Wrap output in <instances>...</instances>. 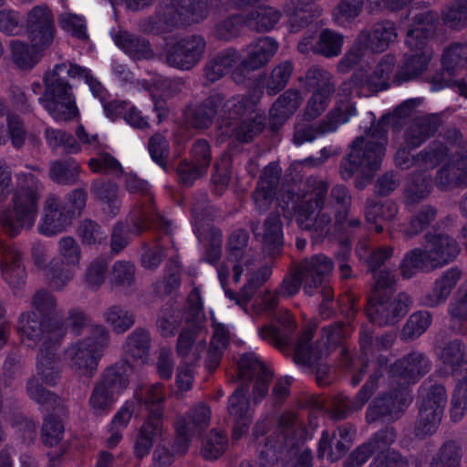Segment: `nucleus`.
I'll return each instance as SVG.
<instances>
[{
  "instance_id": "obj_1",
  "label": "nucleus",
  "mask_w": 467,
  "mask_h": 467,
  "mask_svg": "<svg viewBox=\"0 0 467 467\" xmlns=\"http://www.w3.org/2000/svg\"><path fill=\"white\" fill-rule=\"evenodd\" d=\"M394 66V57L386 55L370 74L364 68L358 70L351 81L342 84L336 107L320 123L306 127L296 126L294 135L295 144L300 146L305 142L313 141L318 136L335 132L342 124L347 123L352 116L356 115V107L349 97L359 95V88H367L370 91L385 89L393 73Z\"/></svg>"
},
{
  "instance_id": "obj_2",
  "label": "nucleus",
  "mask_w": 467,
  "mask_h": 467,
  "mask_svg": "<svg viewBox=\"0 0 467 467\" xmlns=\"http://www.w3.org/2000/svg\"><path fill=\"white\" fill-rule=\"evenodd\" d=\"M247 241L244 231L234 232L229 238L227 259L217 269L225 296L244 310L253 295L272 274L269 266L256 264L252 252L245 249Z\"/></svg>"
},
{
  "instance_id": "obj_3",
  "label": "nucleus",
  "mask_w": 467,
  "mask_h": 467,
  "mask_svg": "<svg viewBox=\"0 0 467 467\" xmlns=\"http://www.w3.org/2000/svg\"><path fill=\"white\" fill-rule=\"evenodd\" d=\"M259 96L253 98L234 97L223 103V97L219 94L210 97L206 102L193 114L192 124L202 129L212 123L217 116V126L222 135L235 137L242 141H248L262 131L265 125V118L259 115L255 109V104Z\"/></svg>"
},
{
  "instance_id": "obj_4",
  "label": "nucleus",
  "mask_w": 467,
  "mask_h": 467,
  "mask_svg": "<svg viewBox=\"0 0 467 467\" xmlns=\"http://www.w3.org/2000/svg\"><path fill=\"white\" fill-rule=\"evenodd\" d=\"M44 189L38 177L32 172L16 174L13 206L0 212V226L5 234L16 237L23 229L34 225Z\"/></svg>"
},
{
  "instance_id": "obj_5",
  "label": "nucleus",
  "mask_w": 467,
  "mask_h": 467,
  "mask_svg": "<svg viewBox=\"0 0 467 467\" xmlns=\"http://www.w3.org/2000/svg\"><path fill=\"white\" fill-rule=\"evenodd\" d=\"M327 191V183L322 180L311 179L307 182L302 195L288 194V202L283 198L282 210L285 217L294 213L302 229L311 231L315 238L327 235L331 229L329 208L323 206Z\"/></svg>"
},
{
  "instance_id": "obj_6",
  "label": "nucleus",
  "mask_w": 467,
  "mask_h": 467,
  "mask_svg": "<svg viewBox=\"0 0 467 467\" xmlns=\"http://www.w3.org/2000/svg\"><path fill=\"white\" fill-rule=\"evenodd\" d=\"M333 269L332 262L325 255H316L306 260L298 271L284 279L279 289L266 290L252 304L254 314L271 317L281 297H290L298 293L305 283V292L311 294L312 289L320 285Z\"/></svg>"
},
{
  "instance_id": "obj_7",
  "label": "nucleus",
  "mask_w": 467,
  "mask_h": 467,
  "mask_svg": "<svg viewBox=\"0 0 467 467\" xmlns=\"http://www.w3.org/2000/svg\"><path fill=\"white\" fill-rule=\"evenodd\" d=\"M388 118L374 124L364 137L352 144L348 158L342 164L341 174L347 179L355 173L369 180L379 169L387 145Z\"/></svg>"
},
{
  "instance_id": "obj_8",
  "label": "nucleus",
  "mask_w": 467,
  "mask_h": 467,
  "mask_svg": "<svg viewBox=\"0 0 467 467\" xmlns=\"http://www.w3.org/2000/svg\"><path fill=\"white\" fill-rule=\"evenodd\" d=\"M67 78H77L69 74L66 63L57 64L51 71L43 76L44 94L38 102L57 121H69L79 117V112Z\"/></svg>"
},
{
  "instance_id": "obj_9",
  "label": "nucleus",
  "mask_w": 467,
  "mask_h": 467,
  "mask_svg": "<svg viewBox=\"0 0 467 467\" xmlns=\"http://www.w3.org/2000/svg\"><path fill=\"white\" fill-rule=\"evenodd\" d=\"M278 49V44L269 36L260 37L247 46L245 57L241 61L235 49H226L218 54L206 67L205 76L211 81H216L232 70L241 67L257 69L267 64Z\"/></svg>"
},
{
  "instance_id": "obj_10",
  "label": "nucleus",
  "mask_w": 467,
  "mask_h": 467,
  "mask_svg": "<svg viewBox=\"0 0 467 467\" xmlns=\"http://www.w3.org/2000/svg\"><path fill=\"white\" fill-rule=\"evenodd\" d=\"M109 341V331L103 325L91 326L88 335L67 347L65 358L75 373L91 378L97 372L99 362Z\"/></svg>"
},
{
  "instance_id": "obj_11",
  "label": "nucleus",
  "mask_w": 467,
  "mask_h": 467,
  "mask_svg": "<svg viewBox=\"0 0 467 467\" xmlns=\"http://www.w3.org/2000/svg\"><path fill=\"white\" fill-rule=\"evenodd\" d=\"M460 254L457 242L448 235L427 236L425 250L413 249L408 252L400 265L405 278L429 268L441 267L454 260Z\"/></svg>"
},
{
  "instance_id": "obj_12",
  "label": "nucleus",
  "mask_w": 467,
  "mask_h": 467,
  "mask_svg": "<svg viewBox=\"0 0 467 467\" xmlns=\"http://www.w3.org/2000/svg\"><path fill=\"white\" fill-rule=\"evenodd\" d=\"M375 287L367 308L368 318L379 326L391 325L404 317L409 310L410 298L406 294L397 296L393 300L385 299L387 289L395 283V276L388 271L374 273Z\"/></svg>"
},
{
  "instance_id": "obj_13",
  "label": "nucleus",
  "mask_w": 467,
  "mask_h": 467,
  "mask_svg": "<svg viewBox=\"0 0 467 467\" xmlns=\"http://www.w3.org/2000/svg\"><path fill=\"white\" fill-rule=\"evenodd\" d=\"M277 321L279 327L274 326L263 327L259 332L261 337L274 342L280 348H292L294 358L297 364L312 366L316 362L317 356L308 345L312 337L311 332H304L298 341L294 344L292 342V334L296 326L290 313L286 310L280 311Z\"/></svg>"
},
{
  "instance_id": "obj_14",
  "label": "nucleus",
  "mask_w": 467,
  "mask_h": 467,
  "mask_svg": "<svg viewBox=\"0 0 467 467\" xmlns=\"http://www.w3.org/2000/svg\"><path fill=\"white\" fill-rule=\"evenodd\" d=\"M187 326L180 333L178 354L189 361L198 360L205 349L206 330L202 325V302L200 292L192 290L188 296Z\"/></svg>"
},
{
  "instance_id": "obj_15",
  "label": "nucleus",
  "mask_w": 467,
  "mask_h": 467,
  "mask_svg": "<svg viewBox=\"0 0 467 467\" xmlns=\"http://www.w3.org/2000/svg\"><path fill=\"white\" fill-rule=\"evenodd\" d=\"M432 26L424 23L420 18L417 26L410 29L406 37V45L410 48L405 55L404 62L396 73V80L403 82L420 76L426 68L431 57V51L426 45Z\"/></svg>"
},
{
  "instance_id": "obj_16",
  "label": "nucleus",
  "mask_w": 467,
  "mask_h": 467,
  "mask_svg": "<svg viewBox=\"0 0 467 467\" xmlns=\"http://www.w3.org/2000/svg\"><path fill=\"white\" fill-rule=\"evenodd\" d=\"M129 376L123 365H112L102 373L95 384L88 400L95 415H103L111 410L116 399L129 386Z\"/></svg>"
},
{
  "instance_id": "obj_17",
  "label": "nucleus",
  "mask_w": 467,
  "mask_h": 467,
  "mask_svg": "<svg viewBox=\"0 0 467 467\" xmlns=\"http://www.w3.org/2000/svg\"><path fill=\"white\" fill-rule=\"evenodd\" d=\"M305 440H265L260 445L259 461L261 467H272L281 462L293 467H311L312 453L306 447Z\"/></svg>"
},
{
  "instance_id": "obj_18",
  "label": "nucleus",
  "mask_w": 467,
  "mask_h": 467,
  "mask_svg": "<svg viewBox=\"0 0 467 467\" xmlns=\"http://www.w3.org/2000/svg\"><path fill=\"white\" fill-rule=\"evenodd\" d=\"M420 397L417 434L431 436L437 430L447 403L446 390L442 385L428 382L420 388Z\"/></svg>"
},
{
  "instance_id": "obj_19",
  "label": "nucleus",
  "mask_w": 467,
  "mask_h": 467,
  "mask_svg": "<svg viewBox=\"0 0 467 467\" xmlns=\"http://www.w3.org/2000/svg\"><path fill=\"white\" fill-rule=\"evenodd\" d=\"M396 30L391 22H383L374 26L371 33H362L354 47L346 54L338 64L340 71H347L358 64L364 56V48L379 52L387 48L395 38Z\"/></svg>"
},
{
  "instance_id": "obj_20",
  "label": "nucleus",
  "mask_w": 467,
  "mask_h": 467,
  "mask_svg": "<svg viewBox=\"0 0 467 467\" xmlns=\"http://www.w3.org/2000/svg\"><path fill=\"white\" fill-rule=\"evenodd\" d=\"M306 84L312 91V95L307 100L304 118L312 120L321 116L327 109L334 92V86L330 73L316 67L307 71Z\"/></svg>"
},
{
  "instance_id": "obj_21",
  "label": "nucleus",
  "mask_w": 467,
  "mask_h": 467,
  "mask_svg": "<svg viewBox=\"0 0 467 467\" xmlns=\"http://www.w3.org/2000/svg\"><path fill=\"white\" fill-rule=\"evenodd\" d=\"M48 321L41 317L36 311L24 312L20 315L18 320L17 333L22 341L27 339L32 343L29 348L40 345V348H45L46 343L51 337L57 345L60 344L65 332L62 327H55L53 330L47 329Z\"/></svg>"
},
{
  "instance_id": "obj_22",
  "label": "nucleus",
  "mask_w": 467,
  "mask_h": 467,
  "mask_svg": "<svg viewBox=\"0 0 467 467\" xmlns=\"http://www.w3.org/2000/svg\"><path fill=\"white\" fill-rule=\"evenodd\" d=\"M238 371L241 379H254L253 399L254 404L260 402L268 393V382L272 377L270 370L251 352L240 358Z\"/></svg>"
},
{
  "instance_id": "obj_23",
  "label": "nucleus",
  "mask_w": 467,
  "mask_h": 467,
  "mask_svg": "<svg viewBox=\"0 0 467 467\" xmlns=\"http://www.w3.org/2000/svg\"><path fill=\"white\" fill-rule=\"evenodd\" d=\"M54 24L50 10L44 5H36L27 14L26 32L31 43L47 47L54 39Z\"/></svg>"
},
{
  "instance_id": "obj_24",
  "label": "nucleus",
  "mask_w": 467,
  "mask_h": 467,
  "mask_svg": "<svg viewBox=\"0 0 467 467\" xmlns=\"http://www.w3.org/2000/svg\"><path fill=\"white\" fill-rule=\"evenodd\" d=\"M205 42L201 36H192L178 42L167 56L168 63L176 68L188 70L201 59Z\"/></svg>"
},
{
  "instance_id": "obj_25",
  "label": "nucleus",
  "mask_w": 467,
  "mask_h": 467,
  "mask_svg": "<svg viewBox=\"0 0 467 467\" xmlns=\"http://www.w3.org/2000/svg\"><path fill=\"white\" fill-rule=\"evenodd\" d=\"M410 401L411 395L406 389L395 390L389 397L378 398L368 408L367 420L373 423L379 419L385 421V418L398 417Z\"/></svg>"
},
{
  "instance_id": "obj_26",
  "label": "nucleus",
  "mask_w": 467,
  "mask_h": 467,
  "mask_svg": "<svg viewBox=\"0 0 467 467\" xmlns=\"http://www.w3.org/2000/svg\"><path fill=\"white\" fill-rule=\"evenodd\" d=\"M430 362L421 353L413 352L402 360L396 362L390 368L391 377L397 380L402 389L404 385L416 382L423 374L428 372Z\"/></svg>"
},
{
  "instance_id": "obj_27",
  "label": "nucleus",
  "mask_w": 467,
  "mask_h": 467,
  "mask_svg": "<svg viewBox=\"0 0 467 467\" xmlns=\"http://www.w3.org/2000/svg\"><path fill=\"white\" fill-rule=\"evenodd\" d=\"M192 161H183L178 166L177 171L181 180L190 184L207 171L210 164V148L205 140H198L192 150Z\"/></svg>"
},
{
  "instance_id": "obj_28",
  "label": "nucleus",
  "mask_w": 467,
  "mask_h": 467,
  "mask_svg": "<svg viewBox=\"0 0 467 467\" xmlns=\"http://www.w3.org/2000/svg\"><path fill=\"white\" fill-rule=\"evenodd\" d=\"M209 0H171L170 16L174 24L188 25L203 20Z\"/></svg>"
},
{
  "instance_id": "obj_29",
  "label": "nucleus",
  "mask_w": 467,
  "mask_h": 467,
  "mask_svg": "<svg viewBox=\"0 0 467 467\" xmlns=\"http://www.w3.org/2000/svg\"><path fill=\"white\" fill-rule=\"evenodd\" d=\"M447 157V148L442 144H434L431 150L416 158H410L409 150L403 147L400 148L395 156L396 164L401 169H408L412 165L428 170L435 167L439 162Z\"/></svg>"
},
{
  "instance_id": "obj_30",
  "label": "nucleus",
  "mask_w": 467,
  "mask_h": 467,
  "mask_svg": "<svg viewBox=\"0 0 467 467\" xmlns=\"http://www.w3.org/2000/svg\"><path fill=\"white\" fill-rule=\"evenodd\" d=\"M23 254L15 245L3 246L2 274L5 282L12 287H20L26 283V270Z\"/></svg>"
},
{
  "instance_id": "obj_31",
  "label": "nucleus",
  "mask_w": 467,
  "mask_h": 467,
  "mask_svg": "<svg viewBox=\"0 0 467 467\" xmlns=\"http://www.w3.org/2000/svg\"><path fill=\"white\" fill-rule=\"evenodd\" d=\"M343 37L331 30H323L317 39L306 37L298 45V49L302 53L309 50L321 54L326 57H337L341 52Z\"/></svg>"
},
{
  "instance_id": "obj_32",
  "label": "nucleus",
  "mask_w": 467,
  "mask_h": 467,
  "mask_svg": "<svg viewBox=\"0 0 467 467\" xmlns=\"http://www.w3.org/2000/svg\"><path fill=\"white\" fill-rule=\"evenodd\" d=\"M280 174L281 169L277 163L272 162L265 168L254 193V201L258 210H265L272 202Z\"/></svg>"
},
{
  "instance_id": "obj_33",
  "label": "nucleus",
  "mask_w": 467,
  "mask_h": 467,
  "mask_svg": "<svg viewBox=\"0 0 467 467\" xmlns=\"http://www.w3.org/2000/svg\"><path fill=\"white\" fill-rule=\"evenodd\" d=\"M146 408V398L143 389L136 391L132 400H127L124 405L116 412L111 422L109 438H121L120 431L127 427L132 415L138 416Z\"/></svg>"
},
{
  "instance_id": "obj_34",
  "label": "nucleus",
  "mask_w": 467,
  "mask_h": 467,
  "mask_svg": "<svg viewBox=\"0 0 467 467\" xmlns=\"http://www.w3.org/2000/svg\"><path fill=\"white\" fill-rule=\"evenodd\" d=\"M127 365L135 371L142 370L146 364V331L142 327L134 329L124 345Z\"/></svg>"
},
{
  "instance_id": "obj_35",
  "label": "nucleus",
  "mask_w": 467,
  "mask_h": 467,
  "mask_svg": "<svg viewBox=\"0 0 467 467\" xmlns=\"http://www.w3.org/2000/svg\"><path fill=\"white\" fill-rule=\"evenodd\" d=\"M129 223L118 222L112 229L110 235V250L112 254H119L130 243V234H139L145 229V221L139 214H133L130 217Z\"/></svg>"
},
{
  "instance_id": "obj_36",
  "label": "nucleus",
  "mask_w": 467,
  "mask_h": 467,
  "mask_svg": "<svg viewBox=\"0 0 467 467\" xmlns=\"http://www.w3.org/2000/svg\"><path fill=\"white\" fill-rule=\"evenodd\" d=\"M58 346L49 337L45 348H39L37 355V373L41 376L42 380L50 386H55L60 379V371L54 363Z\"/></svg>"
},
{
  "instance_id": "obj_37",
  "label": "nucleus",
  "mask_w": 467,
  "mask_h": 467,
  "mask_svg": "<svg viewBox=\"0 0 467 467\" xmlns=\"http://www.w3.org/2000/svg\"><path fill=\"white\" fill-rule=\"evenodd\" d=\"M461 276L462 275L459 269H448L435 281L431 292L428 294L424 299V304L432 307L444 303Z\"/></svg>"
},
{
  "instance_id": "obj_38",
  "label": "nucleus",
  "mask_w": 467,
  "mask_h": 467,
  "mask_svg": "<svg viewBox=\"0 0 467 467\" xmlns=\"http://www.w3.org/2000/svg\"><path fill=\"white\" fill-rule=\"evenodd\" d=\"M12 59L15 65L22 70L32 69L40 60L41 51L45 48L40 45H28L21 40L10 42Z\"/></svg>"
},
{
  "instance_id": "obj_39",
  "label": "nucleus",
  "mask_w": 467,
  "mask_h": 467,
  "mask_svg": "<svg viewBox=\"0 0 467 467\" xmlns=\"http://www.w3.org/2000/svg\"><path fill=\"white\" fill-rule=\"evenodd\" d=\"M80 165L72 158L55 161L50 163V180L62 186H71L78 182Z\"/></svg>"
},
{
  "instance_id": "obj_40",
  "label": "nucleus",
  "mask_w": 467,
  "mask_h": 467,
  "mask_svg": "<svg viewBox=\"0 0 467 467\" xmlns=\"http://www.w3.org/2000/svg\"><path fill=\"white\" fill-rule=\"evenodd\" d=\"M255 234L262 236L264 249L275 254L283 245V232L279 219L275 216L269 217L261 227L255 230Z\"/></svg>"
},
{
  "instance_id": "obj_41",
  "label": "nucleus",
  "mask_w": 467,
  "mask_h": 467,
  "mask_svg": "<svg viewBox=\"0 0 467 467\" xmlns=\"http://www.w3.org/2000/svg\"><path fill=\"white\" fill-rule=\"evenodd\" d=\"M300 94L297 91L288 90L285 92L273 105L270 110V118L274 126L282 124L299 107Z\"/></svg>"
},
{
  "instance_id": "obj_42",
  "label": "nucleus",
  "mask_w": 467,
  "mask_h": 467,
  "mask_svg": "<svg viewBox=\"0 0 467 467\" xmlns=\"http://www.w3.org/2000/svg\"><path fill=\"white\" fill-rule=\"evenodd\" d=\"M300 94L297 91L288 90L285 92L273 105L270 110V118L274 126L282 124L299 107Z\"/></svg>"
},
{
  "instance_id": "obj_43",
  "label": "nucleus",
  "mask_w": 467,
  "mask_h": 467,
  "mask_svg": "<svg viewBox=\"0 0 467 467\" xmlns=\"http://www.w3.org/2000/svg\"><path fill=\"white\" fill-rule=\"evenodd\" d=\"M213 334L211 340V346L207 352L208 360L207 367L209 369L214 368L220 361L223 351L231 336V331L223 324L216 323L213 320Z\"/></svg>"
},
{
  "instance_id": "obj_44",
  "label": "nucleus",
  "mask_w": 467,
  "mask_h": 467,
  "mask_svg": "<svg viewBox=\"0 0 467 467\" xmlns=\"http://www.w3.org/2000/svg\"><path fill=\"white\" fill-rule=\"evenodd\" d=\"M249 388L240 386L230 397L228 410L230 414L241 424L246 425L249 421L253 408L247 400Z\"/></svg>"
},
{
  "instance_id": "obj_45",
  "label": "nucleus",
  "mask_w": 467,
  "mask_h": 467,
  "mask_svg": "<svg viewBox=\"0 0 467 467\" xmlns=\"http://www.w3.org/2000/svg\"><path fill=\"white\" fill-rule=\"evenodd\" d=\"M91 191L97 199L108 205V213L116 216L119 208L117 184L102 178L97 179L92 182Z\"/></svg>"
},
{
  "instance_id": "obj_46",
  "label": "nucleus",
  "mask_w": 467,
  "mask_h": 467,
  "mask_svg": "<svg viewBox=\"0 0 467 467\" xmlns=\"http://www.w3.org/2000/svg\"><path fill=\"white\" fill-rule=\"evenodd\" d=\"M281 17L278 10L271 6H259L246 17V26L257 31H269Z\"/></svg>"
},
{
  "instance_id": "obj_47",
  "label": "nucleus",
  "mask_w": 467,
  "mask_h": 467,
  "mask_svg": "<svg viewBox=\"0 0 467 467\" xmlns=\"http://www.w3.org/2000/svg\"><path fill=\"white\" fill-rule=\"evenodd\" d=\"M74 219V212H67V206H63L61 211L47 213L43 219V223L39 226L41 234L51 236L62 232Z\"/></svg>"
},
{
  "instance_id": "obj_48",
  "label": "nucleus",
  "mask_w": 467,
  "mask_h": 467,
  "mask_svg": "<svg viewBox=\"0 0 467 467\" xmlns=\"http://www.w3.org/2000/svg\"><path fill=\"white\" fill-rule=\"evenodd\" d=\"M437 129V125L430 118H424L413 122L405 133V144L412 149L420 146Z\"/></svg>"
},
{
  "instance_id": "obj_49",
  "label": "nucleus",
  "mask_w": 467,
  "mask_h": 467,
  "mask_svg": "<svg viewBox=\"0 0 467 467\" xmlns=\"http://www.w3.org/2000/svg\"><path fill=\"white\" fill-rule=\"evenodd\" d=\"M115 44L135 60L146 58V41L127 31L114 36Z\"/></svg>"
},
{
  "instance_id": "obj_50",
  "label": "nucleus",
  "mask_w": 467,
  "mask_h": 467,
  "mask_svg": "<svg viewBox=\"0 0 467 467\" xmlns=\"http://www.w3.org/2000/svg\"><path fill=\"white\" fill-rule=\"evenodd\" d=\"M436 183L446 186L451 183L457 185L467 183V158L458 161L457 163L442 167L436 177Z\"/></svg>"
},
{
  "instance_id": "obj_51",
  "label": "nucleus",
  "mask_w": 467,
  "mask_h": 467,
  "mask_svg": "<svg viewBox=\"0 0 467 467\" xmlns=\"http://www.w3.org/2000/svg\"><path fill=\"white\" fill-rule=\"evenodd\" d=\"M105 321L117 334H123L135 323L133 314L130 313L120 306H112L104 313Z\"/></svg>"
},
{
  "instance_id": "obj_52",
  "label": "nucleus",
  "mask_w": 467,
  "mask_h": 467,
  "mask_svg": "<svg viewBox=\"0 0 467 467\" xmlns=\"http://www.w3.org/2000/svg\"><path fill=\"white\" fill-rule=\"evenodd\" d=\"M26 392L31 400L47 409H54L59 405V397L43 387L36 377L28 379Z\"/></svg>"
},
{
  "instance_id": "obj_53",
  "label": "nucleus",
  "mask_w": 467,
  "mask_h": 467,
  "mask_svg": "<svg viewBox=\"0 0 467 467\" xmlns=\"http://www.w3.org/2000/svg\"><path fill=\"white\" fill-rule=\"evenodd\" d=\"M461 459V448L456 441L448 440L434 457L431 467H459Z\"/></svg>"
},
{
  "instance_id": "obj_54",
  "label": "nucleus",
  "mask_w": 467,
  "mask_h": 467,
  "mask_svg": "<svg viewBox=\"0 0 467 467\" xmlns=\"http://www.w3.org/2000/svg\"><path fill=\"white\" fill-rule=\"evenodd\" d=\"M46 139L54 148L62 146L67 153L74 154L81 150L78 140L69 132L61 130L47 129Z\"/></svg>"
},
{
  "instance_id": "obj_55",
  "label": "nucleus",
  "mask_w": 467,
  "mask_h": 467,
  "mask_svg": "<svg viewBox=\"0 0 467 467\" xmlns=\"http://www.w3.org/2000/svg\"><path fill=\"white\" fill-rule=\"evenodd\" d=\"M211 417V411L208 407L199 405L196 407L191 417L189 422H184L183 425L178 423V430L182 436H194L203 429L208 423Z\"/></svg>"
},
{
  "instance_id": "obj_56",
  "label": "nucleus",
  "mask_w": 467,
  "mask_h": 467,
  "mask_svg": "<svg viewBox=\"0 0 467 467\" xmlns=\"http://www.w3.org/2000/svg\"><path fill=\"white\" fill-rule=\"evenodd\" d=\"M397 213V207L393 202H386L384 203L368 205L366 209L367 220L376 223V230L380 232L384 228L382 222H388L392 219Z\"/></svg>"
},
{
  "instance_id": "obj_57",
  "label": "nucleus",
  "mask_w": 467,
  "mask_h": 467,
  "mask_svg": "<svg viewBox=\"0 0 467 467\" xmlns=\"http://www.w3.org/2000/svg\"><path fill=\"white\" fill-rule=\"evenodd\" d=\"M385 445V440H368L349 454L344 462V466H361L368 460L376 450L380 449Z\"/></svg>"
},
{
  "instance_id": "obj_58",
  "label": "nucleus",
  "mask_w": 467,
  "mask_h": 467,
  "mask_svg": "<svg viewBox=\"0 0 467 467\" xmlns=\"http://www.w3.org/2000/svg\"><path fill=\"white\" fill-rule=\"evenodd\" d=\"M352 440H319L318 454L321 458L335 462L343 457L351 447Z\"/></svg>"
},
{
  "instance_id": "obj_59",
  "label": "nucleus",
  "mask_w": 467,
  "mask_h": 467,
  "mask_svg": "<svg viewBox=\"0 0 467 467\" xmlns=\"http://www.w3.org/2000/svg\"><path fill=\"white\" fill-rule=\"evenodd\" d=\"M78 234L82 243L88 245L100 244L106 242L107 234L102 227L95 221L86 219L82 221L78 228Z\"/></svg>"
},
{
  "instance_id": "obj_60",
  "label": "nucleus",
  "mask_w": 467,
  "mask_h": 467,
  "mask_svg": "<svg viewBox=\"0 0 467 467\" xmlns=\"http://www.w3.org/2000/svg\"><path fill=\"white\" fill-rule=\"evenodd\" d=\"M439 357L441 360L454 368L462 363H467V353L463 350L462 343L460 340H451L441 350Z\"/></svg>"
},
{
  "instance_id": "obj_61",
  "label": "nucleus",
  "mask_w": 467,
  "mask_h": 467,
  "mask_svg": "<svg viewBox=\"0 0 467 467\" xmlns=\"http://www.w3.org/2000/svg\"><path fill=\"white\" fill-rule=\"evenodd\" d=\"M172 450H170L166 444L159 446L153 453L154 464L159 467L170 465L172 462L174 452L184 453L189 448L190 440H173Z\"/></svg>"
},
{
  "instance_id": "obj_62",
  "label": "nucleus",
  "mask_w": 467,
  "mask_h": 467,
  "mask_svg": "<svg viewBox=\"0 0 467 467\" xmlns=\"http://www.w3.org/2000/svg\"><path fill=\"white\" fill-rule=\"evenodd\" d=\"M431 323V315L428 312H417L411 315L403 327V337L415 338L423 334Z\"/></svg>"
},
{
  "instance_id": "obj_63",
  "label": "nucleus",
  "mask_w": 467,
  "mask_h": 467,
  "mask_svg": "<svg viewBox=\"0 0 467 467\" xmlns=\"http://www.w3.org/2000/svg\"><path fill=\"white\" fill-rule=\"evenodd\" d=\"M45 272L50 286L57 290L62 289L72 277L70 270L57 259L52 260Z\"/></svg>"
},
{
  "instance_id": "obj_64",
  "label": "nucleus",
  "mask_w": 467,
  "mask_h": 467,
  "mask_svg": "<svg viewBox=\"0 0 467 467\" xmlns=\"http://www.w3.org/2000/svg\"><path fill=\"white\" fill-rule=\"evenodd\" d=\"M467 409V377L459 380L455 386L452 400L451 417L453 421L460 420Z\"/></svg>"
}]
</instances>
